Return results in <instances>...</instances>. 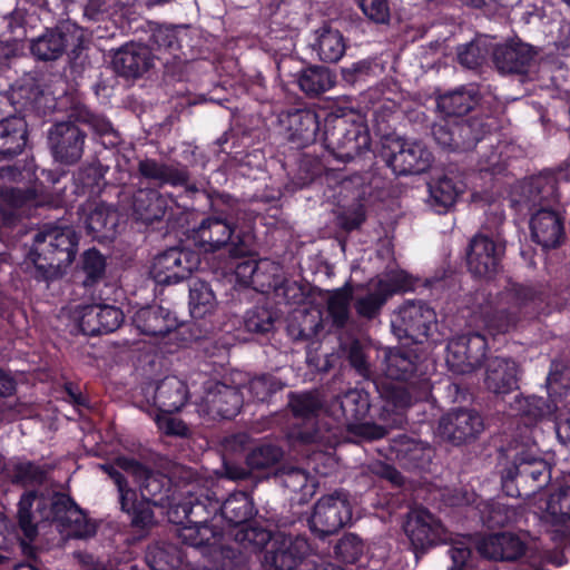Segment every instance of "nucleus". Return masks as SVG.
Returning <instances> with one entry per match:
<instances>
[{
    "label": "nucleus",
    "mask_w": 570,
    "mask_h": 570,
    "mask_svg": "<svg viewBox=\"0 0 570 570\" xmlns=\"http://www.w3.org/2000/svg\"><path fill=\"white\" fill-rule=\"evenodd\" d=\"M321 155L297 150L284 155L283 167L288 171L293 189H303L315 183L326 184L333 191L328 197L341 212L337 226L345 232L356 229L355 174H345V167L356 156V120L346 117L326 119Z\"/></svg>",
    "instance_id": "obj_1"
},
{
    "label": "nucleus",
    "mask_w": 570,
    "mask_h": 570,
    "mask_svg": "<svg viewBox=\"0 0 570 570\" xmlns=\"http://www.w3.org/2000/svg\"><path fill=\"white\" fill-rule=\"evenodd\" d=\"M219 513V497L212 489L205 488L189 492L169 505V521L181 524L179 538L183 543L198 549L203 554L220 551L225 559H235V570H242L244 557L233 548L222 544L223 529L212 524Z\"/></svg>",
    "instance_id": "obj_2"
},
{
    "label": "nucleus",
    "mask_w": 570,
    "mask_h": 570,
    "mask_svg": "<svg viewBox=\"0 0 570 570\" xmlns=\"http://www.w3.org/2000/svg\"><path fill=\"white\" fill-rule=\"evenodd\" d=\"M376 95L377 90L361 94L358 106L366 100H372ZM362 117L358 108V161L363 153L370 151L375 157L380 156L397 176L422 174L431 167L434 159L433 154L422 141L394 139L391 126L376 110L373 114L372 130L377 140H374Z\"/></svg>",
    "instance_id": "obj_3"
},
{
    "label": "nucleus",
    "mask_w": 570,
    "mask_h": 570,
    "mask_svg": "<svg viewBox=\"0 0 570 570\" xmlns=\"http://www.w3.org/2000/svg\"><path fill=\"white\" fill-rule=\"evenodd\" d=\"M353 288L350 283L333 291L326 302L325 316L321 313L299 312L289 318L286 332L295 342H306L322 332L337 338L340 357H345L348 365L356 370V322L352 320L350 306Z\"/></svg>",
    "instance_id": "obj_4"
},
{
    "label": "nucleus",
    "mask_w": 570,
    "mask_h": 570,
    "mask_svg": "<svg viewBox=\"0 0 570 570\" xmlns=\"http://www.w3.org/2000/svg\"><path fill=\"white\" fill-rule=\"evenodd\" d=\"M80 125L100 138L104 146L118 144L119 137L111 121L105 115L78 102L70 107L67 120L55 122L48 131V144L55 161L72 166L81 159L87 132Z\"/></svg>",
    "instance_id": "obj_5"
},
{
    "label": "nucleus",
    "mask_w": 570,
    "mask_h": 570,
    "mask_svg": "<svg viewBox=\"0 0 570 570\" xmlns=\"http://www.w3.org/2000/svg\"><path fill=\"white\" fill-rule=\"evenodd\" d=\"M80 235L71 226L42 225L32 236L27 258L35 265L37 281H52L62 276L76 259Z\"/></svg>",
    "instance_id": "obj_6"
},
{
    "label": "nucleus",
    "mask_w": 570,
    "mask_h": 570,
    "mask_svg": "<svg viewBox=\"0 0 570 570\" xmlns=\"http://www.w3.org/2000/svg\"><path fill=\"white\" fill-rule=\"evenodd\" d=\"M88 39L86 30L70 20L59 21L55 27L30 40L29 50L38 61H57L67 56V66L76 78L83 73L89 65L87 55Z\"/></svg>",
    "instance_id": "obj_7"
},
{
    "label": "nucleus",
    "mask_w": 570,
    "mask_h": 570,
    "mask_svg": "<svg viewBox=\"0 0 570 570\" xmlns=\"http://www.w3.org/2000/svg\"><path fill=\"white\" fill-rule=\"evenodd\" d=\"M510 306L495 309L485 317L491 335L514 330L522 318H535L550 313L549 294L542 285L512 283L505 291Z\"/></svg>",
    "instance_id": "obj_8"
},
{
    "label": "nucleus",
    "mask_w": 570,
    "mask_h": 570,
    "mask_svg": "<svg viewBox=\"0 0 570 570\" xmlns=\"http://www.w3.org/2000/svg\"><path fill=\"white\" fill-rule=\"evenodd\" d=\"M505 220L504 210L495 206L487 213L482 226L490 235L480 232L472 237L466 249V266L469 272L479 278H492L499 272L505 245L501 242L499 228Z\"/></svg>",
    "instance_id": "obj_9"
},
{
    "label": "nucleus",
    "mask_w": 570,
    "mask_h": 570,
    "mask_svg": "<svg viewBox=\"0 0 570 570\" xmlns=\"http://www.w3.org/2000/svg\"><path fill=\"white\" fill-rule=\"evenodd\" d=\"M491 130L490 118L475 112L465 118L446 119L434 124L432 135L442 148L464 153L474 149Z\"/></svg>",
    "instance_id": "obj_10"
},
{
    "label": "nucleus",
    "mask_w": 570,
    "mask_h": 570,
    "mask_svg": "<svg viewBox=\"0 0 570 570\" xmlns=\"http://www.w3.org/2000/svg\"><path fill=\"white\" fill-rule=\"evenodd\" d=\"M393 334L400 341L423 344L436 328V313L424 301H405L391 320Z\"/></svg>",
    "instance_id": "obj_11"
},
{
    "label": "nucleus",
    "mask_w": 570,
    "mask_h": 570,
    "mask_svg": "<svg viewBox=\"0 0 570 570\" xmlns=\"http://www.w3.org/2000/svg\"><path fill=\"white\" fill-rule=\"evenodd\" d=\"M268 265L275 264L258 259L252 234L238 235L237 242L228 250L226 268L235 275L236 283L240 286H252L261 292L258 282L267 283Z\"/></svg>",
    "instance_id": "obj_12"
},
{
    "label": "nucleus",
    "mask_w": 570,
    "mask_h": 570,
    "mask_svg": "<svg viewBox=\"0 0 570 570\" xmlns=\"http://www.w3.org/2000/svg\"><path fill=\"white\" fill-rule=\"evenodd\" d=\"M420 283L419 277H414L404 269L386 273L376 283L371 284L372 287L365 295H358V317L375 318L393 295L414 292Z\"/></svg>",
    "instance_id": "obj_13"
},
{
    "label": "nucleus",
    "mask_w": 570,
    "mask_h": 570,
    "mask_svg": "<svg viewBox=\"0 0 570 570\" xmlns=\"http://www.w3.org/2000/svg\"><path fill=\"white\" fill-rule=\"evenodd\" d=\"M236 219L229 209H213L197 227L190 230L189 239L205 253H214L222 248L229 250L237 242Z\"/></svg>",
    "instance_id": "obj_14"
},
{
    "label": "nucleus",
    "mask_w": 570,
    "mask_h": 570,
    "mask_svg": "<svg viewBox=\"0 0 570 570\" xmlns=\"http://www.w3.org/2000/svg\"><path fill=\"white\" fill-rule=\"evenodd\" d=\"M335 116H327L322 127L320 115L314 109L292 108L282 112L279 122L288 145L284 150H302L318 140L323 142L326 119Z\"/></svg>",
    "instance_id": "obj_15"
},
{
    "label": "nucleus",
    "mask_w": 570,
    "mask_h": 570,
    "mask_svg": "<svg viewBox=\"0 0 570 570\" xmlns=\"http://www.w3.org/2000/svg\"><path fill=\"white\" fill-rule=\"evenodd\" d=\"M352 520V507L344 492L321 497L313 507L308 525L314 537L325 539L337 533Z\"/></svg>",
    "instance_id": "obj_16"
},
{
    "label": "nucleus",
    "mask_w": 570,
    "mask_h": 570,
    "mask_svg": "<svg viewBox=\"0 0 570 570\" xmlns=\"http://www.w3.org/2000/svg\"><path fill=\"white\" fill-rule=\"evenodd\" d=\"M200 256L185 247H170L155 256L149 274L160 285L178 284L199 267Z\"/></svg>",
    "instance_id": "obj_17"
},
{
    "label": "nucleus",
    "mask_w": 570,
    "mask_h": 570,
    "mask_svg": "<svg viewBox=\"0 0 570 570\" xmlns=\"http://www.w3.org/2000/svg\"><path fill=\"white\" fill-rule=\"evenodd\" d=\"M137 171L141 179L153 183L157 187L166 185L173 187H183L184 195L187 198L206 196L204 189H200L195 181L190 179V173L186 165L167 164L155 158H145L139 160Z\"/></svg>",
    "instance_id": "obj_18"
},
{
    "label": "nucleus",
    "mask_w": 570,
    "mask_h": 570,
    "mask_svg": "<svg viewBox=\"0 0 570 570\" xmlns=\"http://www.w3.org/2000/svg\"><path fill=\"white\" fill-rule=\"evenodd\" d=\"M216 296L210 285L195 279L189 286V311L193 317L191 333L195 340L208 341L218 328L215 321Z\"/></svg>",
    "instance_id": "obj_19"
},
{
    "label": "nucleus",
    "mask_w": 570,
    "mask_h": 570,
    "mask_svg": "<svg viewBox=\"0 0 570 570\" xmlns=\"http://www.w3.org/2000/svg\"><path fill=\"white\" fill-rule=\"evenodd\" d=\"M404 532L416 559L448 540L445 527L428 509H421L410 517L404 524Z\"/></svg>",
    "instance_id": "obj_20"
},
{
    "label": "nucleus",
    "mask_w": 570,
    "mask_h": 570,
    "mask_svg": "<svg viewBox=\"0 0 570 570\" xmlns=\"http://www.w3.org/2000/svg\"><path fill=\"white\" fill-rule=\"evenodd\" d=\"M309 550L307 539L302 535L274 534L264 552L263 566L266 570H295Z\"/></svg>",
    "instance_id": "obj_21"
},
{
    "label": "nucleus",
    "mask_w": 570,
    "mask_h": 570,
    "mask_svg": "<svg viewBox=\"0 0 570 570\" xmlns=\"http://www.w3.org/2000/svg\"><path fill=\"white\" fill-rule=\"evenodd\" d=\"M244 404L238 386L220 381H208L204 385L200 410L213 419L233 420Z\"/></svg>",
    "instance_id": "obj_22"
},
{
    "label": "nucleus",
    "mask_w": 570,
    "mask_h": 570,
    "mask_svg": "<svg viewBox=\"0 0 570 570\" xmlns=\"http://www.w3.org/2000/svg\"><path fill=\"white\" fill-rule=\"evenodd\" d=\"M484 430L482 416L470 409L460 407L444 414L439 421V435L452 445L473 442Z\"/></svg>",
    "instance_id": "obj_23"
},
{
    "label": "nucleus",
    "mask_w": 570,
    "mask_h": 570,
    "mask_svg": "<svg viewBox=\"0 0 570 570\" xmlns=\"http://www.w3.org/2000/svg\"><path fill=\"white\" fill-rule=\"evenodd\" d=\"M488 345L479 332L462 334L449 342L446 362L459 373H471L484 363Z\"/></svg>",
    "instance_id": "obj_24"
},
{
    "label": "nucleus",
    "mask_w": 570,
    "mask_h": 570,
    "mask_svg": "<svg viewBox=\"0 0 570 570\" xmlns=\"http://www.w3.org/2000/svg\"><path fill=\"white\" fill-rule=\"evenodd\" d=\"M289 406L296 419L304 421L303 426H293L287 439L292 445H307L320 441L321 432L316 426L321 403L312 393L291 394Z\"/></svg>",
    "instance_id": "obj_25"
},
{
    "label": "nucleus",
    "mask_w": 570,
    "mask_h": 570,
    "mask_svg": "<svg viewBox=\"0 0 570 570\" xmlns=\"http://www.w3.org/2000/svg\"><path fill=\"white\" fill-rule=\"evenodd\" d=\"M73 314L79 331L87 336L112 333L124 322L122 311L107 304L81 305Z\"/></svg>",
    "instance_id": "obj_26"
},
{
    "label": "nucleus",
    "mask_w": 570,
    "mask_h": 570,
    "mask_svg": "<svg viewBox=\"0 0 570 570\" xmlns=\"http://www.w3.org/2000/svg\"><path fill=\"white\" fill-rule=\"evenodd\" d=\"M185 30L177 26H167L159 23L149 24V36L147 45L150 55L158 60L168 71L169 66L176 60L186 59V55L181 51V35Z\"/></svg>",
    "instance_id": "obj_27"
},
{
    "label": "nucleus",
    "mask_w": 570,
    "mask_h": 570,
    "mask_svg": "<svg viewBox=\"0 0 570 570\" xmlns=\"http://www.w3.org/2000/svg\"><path fill=\"white\" fill-rule=\"evenodd\" d=\"M537 55L535 47L519 38L507 40L492 49L495 68L505 75H527Z\"/></svg>",
    "instance_id": "obj_28"
},
{
    "label": "nucleus",
    "mask_w": 570,
    "mask_h": 570,
    "mask_svg": "<svg viewBox=\"0 0 570 570\" xmlns=\"http://www.w3.org/2000/svg\"><path fill=\"white\" fill-rule=\"evenodd\" d=\"M50 515L53 521L67 528L73 538L86 539L96 534V524L68 494L56 493L53 495Z\"/></svg>",
    "instance_id": "obj_29"
},
{
    "label": "nucleus",
    "mask_w": 570,
    "mask_h": 570,
    "mask_svg": "<svg viewBox=\"0 0 570 570\" xmlns=\"http://www.w3.org/2000/svg\"><path fill=\"white\" fill-rule=\"evenodd\" d=\"M118 503L135 539L147 538L156 524L154 505L138 494L136 489L122 491L121 495H118Z\"/></svg>",
    "instance_id": "obj_30"
},
{
    "label": "nucleus",
    "mask_w": 570,
    "mask_h": 570,
    "mask_svg": "<svg viewBox=\"0 0 570 570\" xmlns=\"http://www.w3.org/2000/svg\"><path fill=\"white\" fill-rule=\"evenodd\" d=\"M533 242L542 248H557L566 239L564 217L557 209L535 208L530 218Z\"/></svg>",
    "instance_id": "obj_31"
},
{
    "label": "nucleus",
    "mask_w": 570,
    "mask_h": 570,
    "mask_svg": "<svg viewBox=\"0 0 570 570\" xmlns=\"http://www.w3.org/2000/svg\"><path fill=\"white\" fill-rule=\"evenodd\" d=\"M453 505H475L480 521L488 529L503 528L512 524L519 517V510L500 500H482L475 493H464L452 502Z\"/></svg>",
    "instance_id": "obj_32"
},
{
    "label": "nucleus",
    "mask_w": 570,
    "mask_h": 570,
    "mask_svg": "<svg viewBox=\"0 0 570 570\" xmlns=\"http://www.w3.org/2000/svg\"><path fill=\"white\" fill-rule=\"evenodd\" d=\"M149 48L140 43H126L112 57L115 72L126 79L142 77L153 66Z\"/></svg>",
    "instance_id": "obj_33"
},
{
    "label": "nucleus",
    "mask_w": 570,
    "mask_h": 570,
    "mask_svg": "<svg viewBox=\"0 0 570 570\" xmlns=\"http://www.w3.org/2000/svg\"><path fill=\"white\" fill-rule=\"evenodd\" d=\"M267 283H259L261 293L272 295L275 304L299 305L305 302L306 288L304 285L287 278L282 274L279 265H268Z\"/></svg>",
    "instance_id": "obj_34"
},
{
    "label": "nucleus",
    "mask_w": 570,
    "mask_h": 570,
    "mask_svg": "<svg viewBox=\"0 0 570 570\" xmlns=\"http://www.w3.org/2000/svg\"><path fill=\"white\" fill-rule=\"evenodd\" d=\"M132 324L142 335L165 336L178 327V320L168 308L151 304L135 312Z\"/></svg>",
    "instance_id": "obj_35"
},
{
    "label": "nucleus",
    "mask_w": 570,
    "mask_h": 570,
    "mask_svg": "<svg viewBox=\"0 0 570 570\" xmlns=\"http://www.w3.org/2000/svg\"><path fill=\"white\" fill-rule=\"evenodd\" d=\"M525 550V543L511 532L491 534L478 546L480 556L493 561H515L524 556Z\"/></svg>",
    "instance_id": "obj_36"
},
{
    "label": "nucleus",
    "mask_w": 570,
    "mask_h": 570,
    "mask_svg": "<svg viewBox=\"0 0 570 570\" xmlns=\"http://www.w3.org/2000/svg\"><path fill=\"white\" fill-rule=\"evenodd\" d=\"M485 387L494 394H508L518 387V364L511 357L494 356L487 362Z\"/></svg>",
    "instance_id": "obj_37"
},
{
    "label": "nucleus",
    "mask_w": 570,
    "mask_h": 570,
    "mask_svg": "<svg viewBox=\"0 0 570 570\" xmlns=\"http://www.w3.org/2000/svg\"><path fill=\"white\" fill-rule=\"evenodd\" d=\"M478 104V89L473 86L461 87L441 95L436 99L438 110L443 116L441 121L469 117V114L472 115L476 112L474 108Z\"/></svg>",
    "instance_id": "obj_38"
},
{
    "label": "nucleus",
    "mask_w": 570,
    "mask_h": 570,
    "mask_svg": "<svg viewBox=\"0 0 570 570\" xmlns=\"http://www.w3.org/2000/svg\"><path fill=\"white\" fill-rule=\"evenodd\" d=\"M132 217L146 226L161 222L167 208L168 199L158 189H138L132 195Z\"/></svg>",
    "instance_id": "obj_39"
},
{
    "label": "nucleus",
    "mask_w": 570,
    "mask_h": 570,
    "mask_svg": "<svg viewBox=\"0 0 570 570\" xmlns=\"http://www.w3.org/2000/svg\"><path fill=\"white\" fill-rule=\"evenodd\" d=\"M118 223V210L106 203L97 204L89 210L83 220L87 235L98 242L114 239Z\"/></svg>",
    "instance_id": "obj_40"
},
{
    "label": "nucleus",
    "mask_w": 570,
    "mask_h": 570,
    "mask_svg": "<svg viewBox=\"0 0 570 570\" xmlns=\"http://www.w3.org/2000/svg\"><path fill=\"white\" fill-rule=\"evenodd\" d=\"M188 386L177 376H166L157 384L154 405L157 412L173 414L179 412L188 401Z\"/></svg>",
    "instance_id": "obj_41"
},
{
    "label": "nucleus",
    "mask_w": 570,
    "mask_h": 570,
    "mask_svg": "<svg viewBox=\"0 0 570 570\" xmlns=\"http://www.w3.org/2000/svg\"><path fill=\"white\" fill-rule=\"evenodd\" d=\"M426 448L421 441L399 434L393 438L385 453L386 459L396 461L404 469H419L424 463Z\"/></svg>",
    "instance_id": "obj_42"
},
{
    "label": "nucleus",
    "mask_w": 570,
    "mask_h": 570,
    "mask_svg": "<svg viewBox=\"0 0 570 570\" xmlns=\"http://www.w3.org/2000/svg\"><path fill=\"white\" fill-rule=\"evenodd\" d=\"M27 134L23 118L9 117L0 121V161L11 160L23 151Z\"/></svg>",
    "instance_id": "obj_43"
},
{
    "label": "nucleus",
    "mask_w": 570,
    "mask_h": 570,
    "mask_svg": "<svg viewBox=\"0 0 570 570\" xmlns=\"http://www.w3.org/2000/svg\"><path fill=\"white\" fill-rule=\"evenodd\" d=\"M512 472L524 483H530L535 492L549 484L551 480V470L543 459L534 458L528 454L517 455Z\"/></svg>",
    "instance_id": "obj_44"
},
{
    "label": "nucleus",
    "mask_w": 570,
    "mask_h": 570,
    "mask_svg": "<svg viewBox=\"0 0 570 570\" xmlns=\"http://www.w3.org/2000/svg\"><path fill=\"white\" fill-rule=\"evenodd\" d=\"M256 513L252 498L245 492L232 493L223 502L219 499V514L234 530L252 521Z\"/></svg>",
    "instance_id": "obj_45"
},
{
    "label": "nucleus",
    "mask_w": 570,
    "mask_h": 570,
    "mask_svg": "<svg viewBox=\"0 0 570 570\" xmlns=\"http://www.w3.org/2000/svg\"><path fill=\"white\" fill-rule=\"evenodd\" d=\"M392 348L376 346L373 343L363 345L358 337V376L377 382L379 376H385L390 362H385V354L391 355Z\"/></svg>",
    "instance_id": "obj_46"
},
{
    "label": "nucleus",
    "mask_w": 570,
    "mask_h": 570,
    "mask_svg": "<svg viewBox=\"0 0 570 570\" xmlns=\"http://www.w3.org/2000/svg\"><path fill=\"white\" fill-rule=\"evenodd\" d=\"M315 41L312 45L320 60L327 63H335L344 56L346 42L342 32L330 23H324L315 32Z\"/></svg>",
    "instance_id": "obj_47"
},
{
    "label": "nucleus",
    "mask_w": 570,
    "mask_h": 570,
    "mask_svg": "<svg viewBox=\"0 0 570 570\" xmlns=\"http://www.w3.org/2000/svg\"><path fill=\"white\" fill-rule=\"evenodd\" d=\"M294 76L299 89L309 98L320 97L336 82L328 68L316 65L301 68Z\"/></svg>",
    "instance_id": "obj_48"
},
{
    "label": "nucleus",
    "mask_w": 570,
    "mask_h": 570,
    "mask_svg": "<svg viewBox=\"0 0 570 570\" xmlns=\"http://www.w3.org/2000/svg\"><path fill=\"white\" fill-rule=\"evenodd\" d=\"M107 169L100 163L81 166L72 175V193L88 199L99 196L106 185Z\"/></svg>",
    "instance_id": "obj_49"
},
{
    "label": "nucleus",
    "mask_w": 570,
    "mask_h": 570,
    "mask_svg": "<svg viewBox=\"0 0 570 570\" xmlns=\"http://www.w3.org/2000/svg\"><path fill=\"white\" fill-rule=\"evenodd\" d=\"M387 366L386 379L413 384L416 379L419 355L411 350L392 348L391 355L385 354Z\"/></svg>",
    "instance_id": "obj_50"
},
{
    "label": "nucleus",
    "mask_w": 570,
    "mask_h": 570,
    "mask_svg": "<svg viewBox=\"0 0 570 570\" xmlns=\"http://www.w3.org/2000/svg\"><path fill=\"white\" fill-rule=\"evenodd\" d=\"M277 320L278 313L275 307L255 305L244 313L243 327L249 334L268 340L275 331Z\"/></svg>",
    "instance_id": "obj_51"
},
{
    "label": "nucleus",
    "mask_w": 570,
    "mask_h": 570,
    "mask_svg": "<svg viewBox=\"0 0 570 570\" xmlns=\"http://www.w3.org/2000/svg\"><path fill=\"white\" fill-rule=\"evenodd\" d=\"M461 193V188L453 178L442 176L429 184L428 203L436 214H445L454 206Z\"/></svg>",
    "instance_id": "obj_52"
},
{
    "label": "nucleus",
    "mask_w": 570,
    "mask_h": 570,
    "mask_svg": "<svg viewBox=\"0 0 570 570\" xmlns=\"http://www.w3.org/2000/svg\"><path fill=\"white\" fill-rule=\"evenodd\" d=\"M184 557L176 544L163 543L148 547L145 559L151 570H177Z\"/></svg>",
    "instance_id": "obj_53"
},
{
    "label": "nucleus",
    "mask_w": 570,
    "mask_h": 570,
    "mask_svg": "<svg viewBox=\"0 0 570 570\" xmlns=\"http://www.w3.org/2000/svg\"><path fill=\"white\" fill-rule=\"evenodd\" d=\"M107 259L95 247L85 250L80 256L79 273L83 274L82 285L91 288L98 285L106 276Z\"/></svg>",
    "instance_id": "obj_54"
},
{
    "label": "nucleus",
    "mask_w": 570,
    "mask_h": 570,
    "mask_svg": "<svg viewBox=\"0 0 570 570\" xmlns=\"http://www.w3.org/2000/svg\"><path fill=\"white\" fill-rule=\"evenodd\" d=\"M531 202L535 208H552L560 204L558 183L552 177H535L530 184Z\"/></svg>",
    "instance_id": "obj_55"
},
{
    "label": "nucleus",
    "mask_w": 570,
    "mask_h": 570,
    "mask_svg": "<svg viewBox=\"0 0 570 570\" xmlns=\"http://www.w3.org/2000/svg\"><path fill=\"white\" fill-rule=\"evenodd\" d=\"M138 494L145 497L154 507L163 504L170 491L169 480L161 473L154 472L150 468L138 481Z\"/></svg>",
    "instance_id": "obj_56"
},
{
    "label": "nucleus",
    "mask_w": 570,
    "mask_h": 570,
    "mask_svg": "<svg viewBox=\"0 0 570 570\" xmlns=\"http://www.w3.org/2000/svg\"><path fill=\"white\" fill-rule=\"evenodd\" d=\"M284 456L281 446L272 443L255 445L246 455L245 462L250 471H264L276 466Z\"/></svg>",
    "instance_id": "obj_57"
},
{
    "label": "nucleus",
    "mask_w": 570,
    "mask_h": 570,
    "mask_svg": "<svg viewBox=\"0 0 570 570\" xmlns=\"http://www.w3.org/2000/svg\"><path fill=\"white\" fill-rule=\"evenodd\" d=\"M492 50L485 40L475 39L461 45L456 49L458 62L471 70H476L487 63Z\"/></svg>",
    "instance_id": "obj_58"
},
{
    "label": "nucleus",
    "mask_w": 570,
    "mask_h": 570,
    "mask_svg": "<svg viewBox=\"0 0 570 570\" xmlns=\"http://www.w3.org/2000/svg\"><path fill=\"white\" fill-rule=\"evenodd\" d=\"M233 535L237 543L246 549L252 548L253 550H266L274 538L271 531L264 529L254 519L236 529Z\"/></svg>",
    "instance_id": "obj_59"
},
{
    "label": "nucleus",
    "mask_w": 570,
    "mask_h": 570,
    "mask_svg": "<svg viewBox=\"0 0 570 570\" xmlns=\"http://www.w3.org/2000/svg\"><path fill=\"white\" fill-rule=\"evenodd\" d=\"M379 392L380 396L391 405L394 411H403L410 407L413 403V395L410 392L407 383L399 381L384 382L373 384Z\"/></svg>",
    "instance_id": "obj_60"
},
{
    "label": "nucleus",
    "mask_w": 570,
    "mask_h": 570,
    "mask_svg": "<svg viewBox=\"0 0 570 570\" xmlns=\"http://www.w3.org/2000/svg\"><path fill=\"white\" fill-rule=\"evenodd\" d=\"M543 517L552 525H564L570 521V487L550 494Z\"/></svg>",
    "instance_id": "obj_61"
},
{
    "label": "nucleus",
    "mask_w": 570,
    "mask_h": 570,
    "mask_svg": "<svg viewBox=\"0 0 570 570\" xmlns=\"http://www.w3.org/2000/svg\"><path fill=\"white\" fill-rule=\"evenodd\" d=\"M38 500L37 491L24 492L18 502V527L28 541H33L38 535V527L33 520L32 508Z\"/></svg>",
    "instance_id": "obj_62"
},
{
    "label": "nucleus",
    "mask_w": 570,
    "mask_h": 570,
    "mask_svg": "<svg viewBox=\"0 0 570 570\" xmlns=\"http://www.w3.org/2000/svg\"><path fill=\"white\" fill-rule=\"evenodd\" d=\"M9 476L17 485H40L47 479V471L32 461H19L11 464Z\"/></svg>",
    "instance_id": "obj_63"
},
{
    "label": "nucleus",
    "mask_w": 570,
    "mask_h": 570,
    "mask_svg": "<svg viewBox=\"0 0 570 570\" xmlns=\"http://www.w3.org/2000/svg\"><path fill=\"white\" fill-rule=\"evenodd\" d=\"M42 95L43 90L33 77H23L11 87L13 104L20 105L23 108L37 105Z\"/></svg>",
    "instance_id": "obj_64"
}]
</instances>
